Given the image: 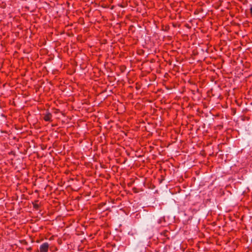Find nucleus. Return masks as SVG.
<instances>
[{
	"label": "nucleus",
	"instance_id": "obj_1",
	"mask_svg": "<svg viewBox=\"0 0 252 252\" xmlns=\"http://www.w3.org/2000/svg\"><path fill=\"white\" fill-rule=\"evenodd\" d=\"M49 244L45 242L40 245L39 248L40 252H48L49 250Z\"/></svg>",
	"mask_w": 252,
	"mask_h": 252
},
{
	"label": "nucleus",
	"instance_id": "obj_6",
	"mask_svg": "<svg viewBox=\"0 0 252 252\" xmlns=\"http://www.w3.org/2000/svg\"><path fill=\"white\" fill-rule=\"evenodd\" d=\"M250 13L252 15V6H251V7L250 8Z\"/></svg>",
	"mask_w": 252,
	"mask_h": 252
},
{
	"label": "nucleus",
	"instance_id": "obj_2",
	"mask_svg": "<svg viewBox=\"0 0 252 252\" xmlns=\"http://www.w3.org/2000/svg\"><path fill=\"white\" fill-rule=\"evenodd\" d=\"M52 115L51 113H50L49 112H47L46 114H45L44 115L43 119L45 121L50 122V121H52Z\"/></svg>",
	"mask_w": 252,
	"mask_h": 252
},
{
	"label": "nucleus",
	"instance_id": "obj_3",
	"mask_svg": "<svg viewBox=\"0 0 252 252\" xmlns=\"http://www.w3.org/2000/svg\"><path fill=\"white\" fill-rule=\"evenodd\" d=\"M38 201H39L38 200H36L33 202H32L33 207L36 210H38L40 207L39 205H38L37 203Z\"/></svg>",
	"mask_w": 252,
	"mask_h": 252
},
{
	"label": "nucleus",
	"instance_id": "obj_4",
	"mask_svg": "<svg viewBox=\"0 0 252 252\" xmlns=\"http://www.w3.org/2000/svg\"><path fill=\"white\" fill-rule=\"evenodd\" d=\"M169 232L167 231V230H164L162 232H161V234L164 235V236L165 237H167L168 236V233H169Z\"/></svg>",
	"mask_w": 252,
	"mask_h": 252
},
{
	"label": "nucleus",
	"instance_id": "obj_5",
	"mask_svg": "<svg viewBox=\"0 0 252 252\" xmlns=\"http://www.w3.org/2000/svg\"><path fill=\"white\" fill-rule=\"evenodd\" d=\"M32 249L31 247H29V248L27 249V250L30 252H31L32 251Z\"/></svg>",
	"mask_w": 252,
	"mask_h": 252
}]
</instances>
